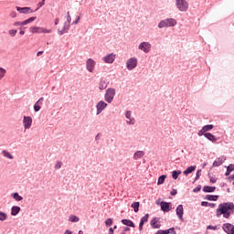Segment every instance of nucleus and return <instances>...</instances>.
Here are the masks:
<instances>
[{
    "label": "nucleus",
    "instance_id": "1",
    "mask_svg": "<svg viewBox=\"0 0 234 234\" xmlns=\"http://www.w3.org/2000/svg\"><path fill=\"white\" fill-rule=\"evenodd\" d=\"M232 213H234L233 203H221L218 205V207L216 210V217L220 218L221 215H223L224 218H229Z\"/></svg>",
    "mask_w": 234,
    "mask_h": 234
},
{
    "label": "nucleus",
    "instance_id": "2",
    "mask_svg": "<svg viewBox=\"0 0 234 234\" xmlns=\"http://www.w3.org/2000/svg\"><path fill=\"white\" fill-rule=\"evenodd\" d=\"M169 27H176V20H175V18H166L161 20L158 24V28H165Z\"/></svg>",
    "mask_w": 234,
    "mask_h": 234
},
{
    "label": "nucleus",
    "instance_id": "3",
    "mask_svg": "<svg viewBox=\"0 0 234 234\" xmlns=\"http://www.w3.org/2000/svg\"><path fill=\"white\" fill-rule=\"evenodd\" d=\"M114 96H116V90L114 88H109L106 90L104 94V100L107 103H112V100H114Z\"/></svg>",
    "mask_w": 234,
    "mask_h": 234
},
{
    "label": "nucleus",
    "instance_id": "4",
    "mask_svg": "<svg viewBox=\"0 0 234 234\" xmlns=\"http://www.w3.org/2000/svg\"><path fill=\"white\" fill-rule=\"evenodd\" d=\"M176 6L179 12H187L189 4L187 3V0H176Z\"/></svg>",
    "mask_w": 234,
    "mask_h": 234
},
{
    "label": "nucleus",
    "instance_id": "5",
    "mask_svg": "<svg viewBox=\"0 0 234 234\" xmlns=\"http://www.w3.org/2000/svg\"><path fill=\"white\" fill-rule=\"evenodd\" d=\"M152 47L151 42L144 41L138 45V50H141V52H144V54H149Z\"/></svg>",
    "mask_w": 234,
    "mask_h": 234
},
{
    "label": "nucleus",
    "instance_id": "6",
    "mask_svg": "<svg viewBox=\"0 0 234 234\" xmlns=\"http://www.w3.org/2000/svg\"><path fill=\"white\" fill-rule=\"evenodd\" d=\"M68 16H67V22L64 23V27L62 29H58V35L63 36L65 32H69V28H70V22L72 21V17H70V13L68 12ZM68 23V24H67Z\"/></svg>",
    "mask_w": 234,
    "mask_h": 234
},
{
    "label": "nucleus",
    "instance_id": "7",
    "mask_svg": "<svg viewBox=\"0 0 234 234\" xmlns=\"http://www.w3.org/2000/svg\"><path fill=\"white\" fill-rule=\"evenodd\" d=\"M136 67H138V58L136 57H133L126 61L127 70H134Z\"/></svg>",
    "mask_w": 234,
    "mask_h": 234
},
{
    "label": "nucleus",
    "instance_id": "8",
    "mask_svg": "<svg viewBox=\"0 0 234 234\" xmlns=\"http://www.w3.org/2000/svg\"><path fill=\"white\" fill-rule=\"evenodd\" d=\"M124 116L127 119V125H134L136 123V120L133 117V112L126 111Z\"/></svg>",
    "mask_w": 234,
    "mask_h": 234
},
{
    "label": "nucleus",
    "instance_id": "9",
    "mask_svg": "<svg viewBox=\"0 0 234 234\" xmlns=\"http://www.w3.org/2000/svg\"><path fill=\"white\" fill-rule=\"evenodd\" d=\"M107 102L103 101H100L97 104H96V109H97V116L99 114H101V112H103V111H105V109H107Z\"/></svg>",
    "mask_w": 234,
    "mask_h": 234
},
{
    "label": "nucleus",
    "instance_id": "10",
    "mask_svg": "<svg viewBox=\"0 0 234 234\" xmlns=\"http://www.w3.org/2000/svg\"><path fill=\"white\" fill-rule=\"evenodd\" d=\"M23 125H24L25 131H27V129H30V127H32V117L24 116Z\"/></svg>",
    "mask_w": 234,
    "mask_h": 234
},
{
    "label": "nucleus",
    "instance_id": "11",
    "mask_svg": "<svg viewBox=\"0 0 234 234\" xmlns=\"http://www.w3.org/2000/svg\"><path fill=\"white\" fill-rule=\"evenodd\" d=\"M96 67V61L92 58H89L86 62V69L89 72H94V68Z\"/></svg>",
    "mask_w": 234,
    "mask_h": 234
},
{
    "label": "nucleus",
    "instance_id": "12",
    "mask_svg": "<svg viewBox=\"0 0 234 234\" xmlns=\"http://www.w3.org/2000/svg\"><path fill=\"white\" fill-rule=\"evenodd\" d=\"M114 59H116V55L114 53H110L102 58V61L104 63H109V64L114 63Z\"/></svg>",
    "mask_w": 234,
    "mask_h": 234
},
{
    "label": "nucleus",
    "instance_id": "13",
    "mask_svg": "<svg viewBox=\"0 0 234 234\" xmlns=\"http://www.w3.org/2000/svg\"><path fill=\"white\" fill-rule=\"evenodd\" d=\"M223 230L225 231V233L228 234H234V225L230 224V223H225L223 224Z\"/></svg>",
    "mask_w": 234,
    "mask_h": 234
},
{
    "label": "nucleus",
    "instance_id": "14",
    "mask_svg": "<svg viewBox=\"0 0 234 234\" xmlns=\"http://www.w3.org/2000/svg\"><path fill=\"white\" fill-rule=\"evenodd\" d=\"M176 213L179 218V220H184V206L178 205Z\"/></svg>",
    "mask_w": 234,
    "mask_h": 234
},
{
    "label": "nucleus",
    "instance_id": "15",
    "mask_svg": "<svg viewBox=\"0 0 234 234\" xmlns=\"http://www.w3.org/2000/svg\"><path fill=\"white\" fill-rule=\"evenodd\" d=\"M225 160H226V156L222 155V156L217 158V159L214 161L212 166H213V167H220V165H223V163L225 162Z\"/></svg>",
    "mask_w": 234,
    "mask_h": 234
},
{
    "label": "nucleus",
    "instance_id": "16",
    "mask_svg": "<svg viewBox=\"0 0 234 234\" xmlns=\"http://www.w3.org/2000/svg\"><path fill=\"white\" fill-rule=\"evenodd\" d=\"M43 101H45V99L41 97L34 105V111L35 112H39L41 111V105H43Z\"/></svg>",
    "mask_w": 234,
    "mask_h": 234
},
{
    "label": "nucleus",
    "instance_id": "17",
    "mask_svg": "<svg viewBox=\"0 0 234 234\" xmlns=\"http://www.w3.org/2000/svg\"><path fill=\"white\" fill-rule=\"evenodd\" d=\"M150 226L154 229H160V219L158 218H154L150 222Z\"/></svg>",
    "mask_w": 234,
    "mask_h": 234
},
{
    "label": "nucleus",
    "instance_id": "18",
    "mask_svg": "<svg viewBox=\"0 0 234 234\" xmlns=\"http://www.w3.org/2000/svg\"><path fill=\"white\" fill-rule=\"evenodd\" d=\"M169 207H171V203H167L165 201L161 202V209L165 213H169Z\"/></svg>",
    "mask_w": 234,
    "mask_h": 234
},
{
    "label": "nucleus",
    "instance_id": "19",
    "mask_svg": "<svg viewBox=\"0 0 234 234\" xmlns=\"http://www.w3.org/2000/svg\"><path fill=\"white\" fill-rule=\"evenodd\" d=\"M21 211V207L18 206H13L11 207V216L12 217H17L19 215V212Z\"/></svg>",
    "mask_w": 234,
    "mask_h": 234
},
{
    "label": "nucleus",
    "instance_id": "20",
    "mask_svg": "<svg viewBox=\"0 0 234 234\" xmlns=\"http://www.w3.org/2000/svg\"><path fill=\"white\" fill-rule=\"evenodd\" d=\"M16 10L20 14H30V12H33L30 7H19V6H16Z\"/></svg>",
    "mask_w": 234,
    "mask_h": 234
},
{
    "label": "nucleus",
    "instance_id": "21",
    "mask_svg": "<svg viewBox=\"0 0 234 234\" xmlns=\"http://www.w3.org/2000/svg\"><path fill=\"white\" fill-rule=\"evenodd\" d=\"M145 156V152L137 151L133 154V160H140V158H144Z\"/></svg>",
    "mask_w": 234,
    "mask_h": 234
},
{
    "label": "nucleus",
    "instance_id": "22",
    "mask_svg": "<svg viewBox=\"0 0 234 234\" xmlns=\"http://www.w3.org/2000/svg\"><path fill=\"white\" fill-rule=\"evenodd\" d=\"M122 224L128 226V228H135L134 223L130 219H122Z\"/></svg>",
    "mask_w": 234,
    "mask_h": 234
},
{
    "label": "nucleus",
    "instance_id": "23",
    "mask_svg": "<svg viewBox=\"0 0 234 234\" xmlns=\"http://www.w3.org/2000/svg\"><path fill=\"white\" fill-rule=\"evenodd\" d=\"M195 169H197V166H188L184 172L183 175H185L186 176H187V175H191V173H193V171H195Z\"/></svg>",
    "mask_w": 234,
    "mask_h": 234
},
{
    "label": "nucleus",
    "instance_id": "24",
    "mask_svg": "<svg viewBox=\"0 0 234 234\" xmlns=\"http://www.w3.org/2000/svg\"><path fill=\"white\" fill-rule=\"evenodd\" d=\"M30 32L32 34H42V27H30Z\"/></svg>",
    "mask_w": 234,
    "mask_h": 234
},
{
    "label": "nucleus",
    "instance_id": "25",
    "mask_svg": "<svg viewBox=\"0 0 234 234\" xmlns=\"http://www.w3.org/2000/svg\"><path fill=\"white\" fill-rule=\"evenodd\" d=\"M217 189V187L215 186H205L203 187V191L204 193H214V191Z\"/></svg>",
    "mask_w": 234,
    "mask_h": 234
},
{
    "label": "nucleus",
    "instance_id": "26",
    "mask_svg": "<svg viewBox=\"0 0 234 234\" xmlns=\"http://www.w3.org/2000/svg\"><path fill=\"white\" fill-rule=\"evenodd\" d=\"M11 197L14 198V200H16V202H21V200H23V197L19 196V193L17 192L11 194Z\"/></svg>",
    "mask_w": 234,
    "mask_h": 234
},
{
    "label": "nucleus",
    "instance_id": "27",
    "mask_svg": "<svg viewBox=\"0 0 234 234\" xmlns=\"http://www.w3.org/2000/svg\"><path fill=\"white\" fill-rule=\"evenodd\" d=\"M205 138H207V140H209L210 142H217L218 140L217 137L210 133H207L205 134Z\"/></svg>",
    "mask_w": 234,
    "mask_h": 234
},
{
    "label": "nucleus",
    "instance_id": "28",
    "mask_svg": "<svg viewBox=\"0 0 234 234\" xmlns=\"http://www.w3.org/2000/svg\"><path fill=\"white\" fill-rule=\"evenodd\" d=\"M99 89L100 90H105L107 89V81L105 80L101 79L100 83H99Z\"/></svg>",
    "mask_w": 234,
    "mask_h": 234
},
{
    "label": "nucleus",
    "instance_id": "29",
    "mask_svg": "<svg viewBox=\"0 0 234 234\" xmlns=\"http://www.w3.org/2000/svg\"><path fill=\"white\" fill-rule=\"evenodd\" d=\"M2 154L5 158H8L9 160H14V155H12V154H10V152L6 150H3Z\"/></svg>",
    "mask_w": 234,
    "mask_h": 234
},
{
    "label": "nucleus",
    "instance_id": "30",
    "mask_svg": "<svg viewBox=\"0 0 234 234\" xmlns=\"http://www.w3.org/2000/svg\"><path fill=\"white\" fill-rule=\"evenodd\" d=\"M206 200H210L212 202H217L218 200V196H213V195H207Z\"/></svg>",
    "mask_w": 234,
    "mask_h": 234
},
{
    "label": "nucleus",
    "instance_id": "31",
    "mask_svg": "<svg viewBox=\"0 0 234 234\" xmlns=\"http://www.w3.org/2000/svg\"><path fill=\"white\" fill-rule=\"evenodd\" d=\"M69 221L76 223V222L80 221V218L78 216H76V215H69Z\"/></svg>",
    "mask_w": 234,
    "mask_h": 234
},
{
    "label": "nucleus",
    "instance_id": "32",
    "mask_svg": "<svg viewBox=\"0 0 234 234\" xmlns=\"http://www.w3.org/2000/svg\"><path fill=\"white\" fill-rule=\"evenodd\" d=\"M36 19H37L36 16L30 17V18L21 22V25H22V27H25V26L28 25V23H32L33 21H36Z\"/></svg>",
    "mask_w": 234,
    "mask_h": 234
},
{
    "label": "nucleus",
    "instance_id": "33",
    "mask_svg": "<svg viewBox=\"0 0 234 234\" xmlns=\"http://www.w3.org/2000/svg\"><path fill=\"white\" fill-rule=\"evenodd\" d=\"M132 207L135 213H138L140 211V202H133Z\"/></svg>",
    "mask_w": 234,
    "mask_h": 234
},
{
    "label": "nucleus",
    "instance_id": "34",
    "mask_svg": "<svg viewBox=\"0 0 234 234\" xmlns=\"http://www.w3.org/2000/svg\"><path fill=\"white\" fill-rule=\"evenodd\" d=\"M165 178H167V176L163 175L159 176L158 181H157V186H162L165 182Z\"/></svg>",
    "mask_w": 234,
    "mask_h": 234
},
{
    "label": "nucleus",
    "instance_id": "35",
    "mask_svg": "<svg viewBox=\"0 0 234 234\" xmlns=\"http://www.w3.org/2000/svg\"><path fill=\"white\" fill-rule=\"evenodd\" d=\"M179 175H182V171H180V170H174L172 172V177L174 178V180H176V178H178Z\"/></svg>",
    "mask_w": 234,
    "mask_h": 234
},
{
    "label": "nucleus",
    "instance_id": "36",
    "mask_svg": "<svg viewBox=\"0 0 234 234\" xmlns=\"http://www.w3.org/2000/svg\"><path fill=\"white\" fill-rule=\"evenodd\" d=\"M174 229H175L174 228H171L166 230L159 229L155 234H169V233H171V231H174Z\"/></svg>",
    "mask_w": 234,
    "mask_h": 234
},
{
    "label": "nucleus",
    "instance_id": "37",
    "mask_svg": "<svg viewBox=\"0 0 234 234\" xmlns=\"http://www.w3.org/2000/svg\"><path fill=\"white\" fill-rule=\"evenodd\" d=\"M6 218H8V215L3 211H0V222H5Z\"/></svg>",
    "mask_w": 234,
    "mask_h": 234
},
{
    "label": "nucleus",
    "instance_id": "38",
    "mask_svg": "<svg viewBox=\"0 0 234 234\" xmlns=\"http://www.w3.org/2000/svg\"><path fill=\"white\" fill-rule=\"evenodd\" d=\"M213 127H214L213 124H208V125L203 126L202 129L205 133H207V132L211 131L213 129Z\"/></svg>",
    "mask_w": 234,
    "mask_h": 234
},
{
    "label": "nucleus",
    "instance_id": "39",
    "mask_svg": "<svg viewBox=\"0 0 234 234\" xmlns=\"http://www.w3.org/2000/svg\"><path fill=\"white\" fill-rule=\"evenodd\" d=\"M6 74V69H5L4 68H0V80L5 78Z\"/></svg>",
    "mask_w": 234,
    "mask_h": 234
},
{
    "label": "nucleus",
    "instance_id": "40",
    "mask_svg": "<svg viewBox=\"0 0 234 234\" xmlns=\"http://www.w3.org/2000/svg\"><path fill=\"white\" fill-rule=\"evenodd\" d=\"M63 165V163H61V161H57L55 164V169H61Z\"/></svg>",
    "mask_w": 234,
    "mask_h": 234
},
{
    "label": "nucleus",
    "instance_id": "41",
    "mask_svg": "<svg viewBox=\"0 0 234 234\" xmlns=\"http://www.w3.org/2000/svg\"><path fill=\"white\" fill-rule=\"evenodd\" d=\"M149 220V214H145L144 217L141 218V222L144 223Z\"/></svg>",
    "mask_w": 234,
    "mask_h": 234
},
{
    "label": "nucleus",
    "instance_id": "42",
    "mask_svg": "<svg viewBox=\"0 0 234 234\" xmlns=\"http://www.w3.org/2000/svg\"><path fill=\"white\" fill-rule=\"evenodd\" d=\"M9 36H11L12 37H14L16 36V34H17V30L16 29H11L8 31Z\"/></svg>",
    "mask_w": 234,
    "mask_h": 234
},
{
    "label": "nucleus",
    "instance_id": "43",
    "mask_svg": "<svg viewBox=\"0 0 234 234\" xmlns=\"http://www.w3.org/2000/svg\"><path fill=\"white\" fill-rule=\"evenodd\" d=\"M207 229H213L214 231H217L218 229V226L209 225L207 227Z\"/></svg>",
    "mask_w": 234,
    "mask_h": 234
},
{
    "label": "nucleus",
    "instance_id": "44",
    "mask_svg": "<svg viewBox=\"0 0 234 234\" xmlns=\"http://www.w3.org/2000/svg\"><path fill=\"white\" fill-rule=\"evenodd\" d=\"M209 180L211 184H217V178L213 176H209Z\"/></svg>",
    "mask_w": 234,
    "mask_h": 234
},
{
    "label": "nucleus",
    "instance_id": "45",
    "mask_svg": "<svg viewBox=\"0 0 234 234\" xmlns=\"http://www.w3.org/2000/svg\"><path fill=\"white\" fill-rule=\"evenodd\" d=\"M197 134H198L199 136H206V134H207V133H206V132L204 131V128H202V129L197 133Z\"/></svg>",
    "mask_w": 234,
    "mask_h": 234
},
{
    "label": "nucleus",
    "instance_id": "46",
    "mask_svg": "<svg viewBox=\"0 0 234 234\" xmlns=\"http://www.w3.org/2000/svg\"><path fill=\"white\" fill-rule=\"evenodd\" d=\"M106 226H112V218H108L105 220Z\"/></svg>",
    "mask_w": 234,
    "mask_h": 234
},
{
    "label": "nucleus",
    "instance_id": "47",
    "mask_svg": "<svg viewBox=\"0 0 234 234\" xmlns=\"http://www.w3.org/2000/svg\"><path fill=\"white\" fill-rule=\"evenodd\" d=\"M52 32V29H47L42 27V34H50Z\"/></svg>",
    "mask_w": 234,
    "mask_h": 234
},
{
    "label": "nucleus",
    "instance_id": "48",
    "mask_svg": "<svg viewBox=\"0 0 234 234\" xmlns=\"http://www.w3.org/2000/svg\"><path fill=\"white\" fill-rule=\"evenodd\" d=\"M200 189H202V186H197L196 188L193 189V193H198V191H200Z\"/></svg>",
    "mask_w": 234,
    "mask_h": 234
},
{
    "label": "nucleus",
    "instance_id": "49",
    "mask_svg": "<svg viewBox=\"0 0 234 234\" xmlns=\"http://www.w3.org/2000/svg\"><path fill=\"white\" fill-rule=\"evenodd\" d=\"M227 169H228L229 171H230V173H231L232 171H234V165H233V164H230V165L227 167Z\"/></svg>",
    "mask_w": 234,
    "mask_h": 234
},
{
    "label": "nucleus",
    "instance_id": "50",
    "mask_svg": "<svg viewBox=\"0 0 234 234\" xmlns=\"http://www.w3.org/2000/svg\"><path fill=\"white\" fill-rule=\"evenodd\" d=\"M201 206H203L204 207H207V206H211V204H209L207 201H203L201 202Z\"/></svg>",
    "mask_w": 234,
    "mask_h": 234
},
{
    "label": "nucleus",
    "instance_id": "51",
    "mask_svg": "<svg viewBox=\"0 0 234 234\" xmlns=\"http://www.w3.org/2000/svg\"><path fill=\"white\" fill-rule=\"evenodd\" d=\"M200 173H202V170H197V174H196V180H198V178H200Z\"/></svg>",
    "mask_w": 234,
    "mask_h": 234
},
{
    "label": "nucleus",
    "instance_id": "52",
    "mask_svg": "<svg viewBox=\"0 0 234 234\" xmlns=\"http://www.w3.org/2000/svg\"><path fill=\"white\" fill-rule=\"evenodd\" d=\"M10 17H17V13H16V11H13L10 13Z\"/></svg>",
    "mask_w": 234,
    "mask_h": 234
},
{
    "label": "nucleus",
    "instance_id": "53",
    "mask_svg": "<svg viewBox=\"0 0 234 234\" xmlns=\"http://www.w3.org/2000/svg\"><path fill=\"white\" fill-rule=\"evenodd\" d=\"M144 224H145V223L140 221V223H139V231H142V229H144Z\"/></svg>",
    "mask_w": 234,
    "mask_h": 234
},
{
    "label": "nucleus",
    "instance_id": "54",
    "mask_svg": "<svg viewBox=\"0 0 234 234\" xmlns=\"http://www.w3.org/2000/svg\"><path fill=\"white\" fill-rule=\"evenodd\" d=\"M101 138V133H98V134L95 136L96 142H98Z\"/></svg>",
    "mask_w": 234,
    "mask_h": 234
},
{
    "label": "nucleus",
    "instance_id": "55",
    "mask_svg": "<svg viewBox=\"0 0 234 234\" xmlns=\"http://www.w3.org/2000/svg\"><path fill=\"white\" fill-rule=\"evenodd\" d=\"M80 17L78 16L77 19L75 21H73L72 25H78V23H80Z\"/></svg>",
    "mask_w": 234,
    "mask_h": 234
},
{
    "label": "nucleus",
    "instance_id": "56",
    "mask_svg": "<svg viewBox=\"0 0 234 234\" xmlns=\"http://www.w3.org/2000/svg\"><path fill=\"white\" fill-rule=\"evenodd\" d=\"M14 27H22L21 22H15Z\"/></svg>",
    "mask_w": 234,
    "mask_h": 234
},
{
    "label": "nucleus",
    "instance_id": "57",
    "mask_svg": "<svg viewBox=\"0 0 234 234\" xmlns=\"http://www.w3.org/2000/svg\"><path fill=\"white\" fill-rule=\"evenodd\" d=\"M229 175H231V171H229V170L227 168V172L225 173V176H229Z\"/></svg>",
    "mask_w": 234,
    "mask_h": 234
},
{
    "label": "nucleus",
    "instance_id": "58",
    "mask_svg": "<svg viewBox=\"0 0 234 234\" xmlns=\"http://www.w3.org/2000/svg\"><path fill=\"white\" fill-rule=\"evenodd\" d=\"M171 195H172V197H175V195H176V189L172 190Z\"/></svg>",
    "mask_w": 234,
    "mask_h": 234
},
{
    "label": "nucleus",
    "instance_id": "59",
    "mask_svg": "<svg viewBox=\"0 0 234 234\" xmlns=\"http://www.w3.org/2000/svg\"><path fill=\"white\" fill-rule=\"evenodd\" d=\"M43 5H45V0H43L42 2L38 3V6L41 7L43 6Z\"/></svg>",
    "mask_w": 234,
    "mask_h": 234
},
{
    "label": "nucleus",
    "instance_id": "60",
    "mask_svg": "<svg viewBox=\"0 0 234 234\" xmlns=\"http://www.w3.org/2000/svg\"><path fill=\"white\" fill-rule=\"evenodd\" d=\"M59 24V18H56L55 19V25H58Z\"/></svg>",
    "mask_w": 234,
    "mask_h": 234
},
{
    "label": "nucleus",
    "instance_id": "61",
    "mask_svg": "<svg viewBox=\"0 0 234 234\" xmlns=\"http://www.w3.org/2000/svg\"><path fill=\"white\" fill-rule=\"evenodd\" d=\"M42 55H43V51H38V52L37 53V57L42 56Z\"/></svg>",
    "mask_w": 234,
    "mask_h": 234
},
{
    "label": "nucleus",
    "instance_id": "62",
    "mask_svg": "<svg viewBox=\"0 0 234 234\" xmlns=\"http://www.w3.org/2000/svg\"><path fill=\"white\" fill-rule=\"evenodd\" d=\"M109 232H110V233H114V229H112V228H110V229H109Z\"/></svg>",
    "mask_w": 234,
    "mask_h": 234
},
{
    "label": "nucleus",
    "instance_id": "63",
    "mask_svg": "<svg viewBox=\"0 0 234 234\" xmlns=\"http://www.w3.org/2000/svg\"><path fill=\"white\" fill-rule=\"evenodd\" d=\"M19 35H20V36H25V31L21 30V31L19 32Z\"/></svg>",
    "mask_w": 234,
    "mask_h": 234
},
{
    "label": "nucleus",
    "instance_id": "64",
    "mask_svg": "<svg viewBox=\"0 0 234 234\" xmlns=\"http://www.w3.org/2000/svg\"><path fill=\"white\" fill-rule=\"evenodd\" d=\"M231 180H234V174L229 177Z\"/></svg>",
    "mask_w": 234,
    "mask_h": 234
}]
</instances>
